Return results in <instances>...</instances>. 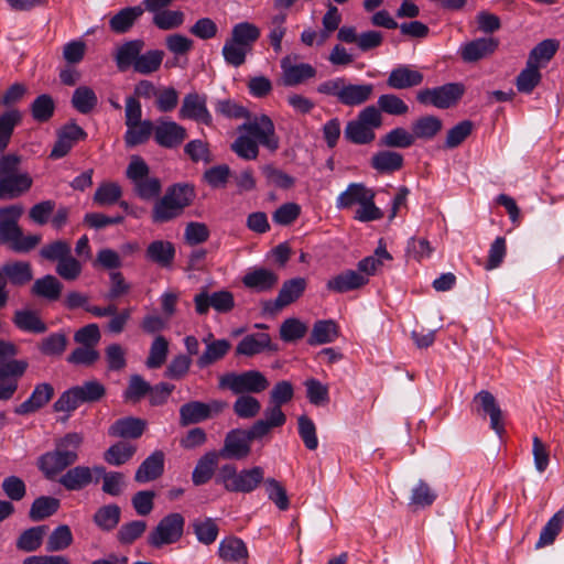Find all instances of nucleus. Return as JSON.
Instances as JSON below:
<instances>
[{
    "label": "nucleus",
    "mask_w": 564,
    "mask_h": 564,
    "mask_svg": "<svg viewBox=\"0 0 564 564\" xmlns=\"http://www.w3.org/2000/svg\"><path fill=\"white\" fill-rule=\"evenodd\" d=\"M196 197L194 186L176 183L169 186L161 198H158L151 212L154 224L169 223L183 215Z\"/></svg>",
    "instance_id": "obj_1"
},
{
    "label": "nucleus",
    "mask_w": 564,
    "mask_h": 564,
    "mask_svg": "<svg viewBox=\"0 0 564 564\" xmlns=\"http://www.w3.org/2000/svg\"><path fill=\"white\" fill-rule=\"evenodd\" d=\"M260 35V29L251 22L235 24L221 50L225 62L234 67L243 65Z\"/></svg>",
    "instance_id": "obj_2"
},
{
    "label": "nucleus",
    "mask_w": 564,
    "mask_h": 564,
    "mask_svg": "<svg viewBox=\"0 0 564 564\" xmlns=\"http://www.w3.org/2000/svg\"><path fill=\"white\" fill-rule=\"evenodd\" d=\"M22 158L9 153L0 156V199H13L26 193L33 180L26 172H20Z\"/></svg>",
    "instance_id": "obj_3"
},
{
    "label": "nucleus",
    "mask_w": 564,
    "mask_h": 564,
    "mask_svg": "<svg viewBox=\"0 0 564 564\" xmlns=\"http://www.w3.org/2000/svg\"><path fill=\"white\" fill-rule=\"evenodd\" d=\"M264 479V469L261 466L238 471L234 464H225L216 475V482L228 492L250 494L263 484Z\"/></svg>",
    "instance_id": "obj_4"
},
{
    "label": "nucleus",
    "mask_w": 564,
    "mask_h": 564,
    "mask_svg": "<svg viewBox=\"0 0 564 564\" xmlns=\"http://www.w3.org/2000/svg\"><path fill=\"white\" fill-rule=\"evenodd\" d=\"M317 93L336 97L339 104L347 107L367 102L373 94L372 84H351L345 77H336L321 83Z\"/></svg>",
    "instance_id": "obj_5"
},
{
    "label": "nucleus",
    "mask_w": 564,
    "mask_h": 564,
    "mask_svg": "<svg viewBox=\"0 0 564 564\" xmlns=\"http://www.w3.org/2000/svg\"><path fill=\"white\" fill-rule=\"evenodd\" d=\"M106 394V388L97 380L86 381L80 386H75L64 391L54 402L55 412H65L69 414L83 403H94L100 401Z\"/></svg>",
    "instance_id": "obj_6"
},
{
    "label": "nucleus",
    "mask_w": 564,
    "mask_h": 564,
    "mask_svg": "<svg viewBox=\"0 0 564 564\" xmlns=\"http://www.w3.org/2000/svg\"><path fill=\"white\" fill-rule=\"evenodd\" d=\"M270 386L267 377L259 370L227 372L219 377L218 387L236 395H252L265 391Z\"/></svg>",
    "instance_id": "obj_7"
},
{
    "label": "nucleus",
    "mask_w": 564,
    "mask_h": 564,
    "mask_svg": "<svg viewBox=\"0 0 564 564\" xmlns=\"http://www.w3.org/2000/svg\"><path fill=\"white\" fill-rule=\"evenodd\" d=\"M238 127V132H246L257 140L259 145L264 147L270 152H275L280 148V139L275 132V126L268 115H260L250 118Z\"/></svg>",
    "instance_id": "obj_8"
},
{
    "label": "nucleus",
    "mask_w": 564,
    "mask_h": 564,
    "mask_svg": "<svg viewBox=\"0 0 564 564\" xmlns=\"http://www.w3.org/2000/svg\"><path fill=\"white\" fill-rule=\"evenodd\" d=\"M185 519L178 512L163 517L148 535V543L156 549L173 544L181 540L184 532Z\"/></svg>",
    "instance_id": "obj_9"
},
{
    "label": "nucleus",
    "mask_w": 564,
    "mask_h": 564,
    "mask_svg": "<svg viewBox=\"0 0 564 564\" xmlns=\"http://www.w3.org/2000/svg\"><path fill=\"white\" fill-rule=\"evenodd\" d=\"M261 440L252 434V427L249 430L235 429L229 431L224 440V446L218 451L220 458L225 459H245L251 452V442Z\"/></svg>",
    "instance_id": "obj_10"
},
{
    "label": "nucleus",
    "mask_w": 564,
    "mask_h": 564,
    "mask_svg": "<svg viewBox=\"0 0 564 564\" xmlns=\"http://www.w3.org/2000/svg\"><path fill=\"white\" fill-rule=\"evenodd\" d=\"M194 304L198 315H206L210 307L218 313H228L235 307V299L232 293L227 290L209 294L207 289L203 288L194 296Z\"/></svg>",
    "instance_id": "obj_11"
},
{
    "label": "nucleus",
    "mask_w": 564,
    "mask_h": 564,
    "mask_svg": "<svg viewBox=\"0 0 564 564\" xmlns=\"http://www.w3.org/2000/svg\"><path fill=\"white\" fill-rule=\"evenodd\" d=\"M28 367V361L23 359H12L0 365V401L12 399Z\"/></svg>",
    "instance_id": "obj_12"
},
{
    "label": "nucleus",
    "mask_w": 564,
    "mask_h": 564,
    "mask_svg": "<svg viewBox=\"0 0 564 564\" xmlns=\"http://www.w3.org/2000/svg\"><path fill=\"white\" fill-rule=\"evenodd\" d=\"M306 285V280L300 276L284 281L276 299L265 301L263 303V311L268 314H275L280 312L283 307L300 299L303 295Z\"/></svg>",
    "instance_id": "obj_13"
},
{
    "label": "nucleus",
    "mask_w": 564,
    "mask_h": 564,
    "mask_svg": "<svg viewBox=\"0 0 564 564\" xmlns=\"http://www.w3.org/2000/svg\"><path fill=\"white\" fill-rule=\"evenodd\" d=\"M178 116L181 119H191L206 126L213 123V117L207 109V98L197 93H189L183 98Z\"/></svg>",
    "instance_id": "obj_14"
},
{
    "label": "nucleus",
    "mask_w": 564,
    "mask_h": 564,
    "mask_svg": "<svg viewBox=\"0 0 564 564\" xmlns=\"http://www.w3.org/2000/svg\"><path fill=\"white\" fill-rule=\"evenodd\" d=\"M296 57L290 55L281 59L282 83L286 87H294L315 77L316 69L307 63L294 64Z\"/></svg>",
    "instance_id": "obj_15"
},
{
    "label": "nucleus",
    "mask_w": 564,
    "mask_h": 564,
    "mask_svg": "<svg viewBox=\"0 0 564 564\" xmlns=\"http://www.w3.org/2000/svg\"><path fill=\"white\" fill-rule=\"evenodd\" d=\"M186 129L175 121L159 120L154 126V140L163 148L174 149L186 139Z\"/></svg>",
    "instance_id": "obj_16"
},
{
    "label": "nucleus",
    "mask_w": 564,
    "mask_h": 564,
    "mask_svg": "<svg viewBox=\"0 0 564 564\" xmlns=\"http://www.w3.org/2000/svg\"><path fill=\"white\" fill-rule=\"evenodd\" d=\"M86 135V132L78 124H65L57 132V140L52 148L50 158L55 160L64 158L74 147V144L78 140L85 139Z\"/></svg>",
    "instance_id": "obj_17"
},
{
    "label": "nucleus",
    "mask_w": 564,
    "mask_h": 564,
    "mask_svg": "<svg viewBox=\"0 0 564 564\" xmlns=\"http://www.w3.org/2000/svg\"><path fill=\"white\" fill-rule=\"evenodd\" d=\"M498 45L499 41L495 37H479L463 44L459 55L465 63H475L490 56Z\"/></svg>",
    "instance_id": "obj_18"
},
{
    "label": "nucleus",
    "mask_w": 564,
    "mask_h": 564,
    "mask_svg": "<svg viewBox=\"0 0 564 564\" xmlns=\"http://www.w3.org/2000/svg\"><path fill=\"white\" fill-rule=\"evenodd\" d=\"M65 456L54 448L37 458V467L46 479L57 480L64 474V470L74 465Z\"/></svg>",
    "instance_id": "obj_19"
},
{
    "label": "nucleus",
    "mask_w": 564,
    "mask_h": 564,
    "mask_svg": "<svg viewBox=\"0 0 564 564\" xmlns=\"http://www.w3.org/2000/svg\"><path fill=\"white\" fill-rule=\"evenodd\" d=\"M424 80V75L409 65H399L393 68L388 78L387 85L397 90L409 89L420 86Z\"/></svg>",
    "instance_id": "obj_20"
},
{
    "label": "nucleus",
    "mask_w": 564,
    "mask_h": 564,
    "mask_svg": "<svg viewBox=\"0 0 564 564\" xmlns=\"http://www.w3.org/2000/svg\"><path fill=\"white\" fill-rule=\"evenodd\" d=\"M54 397V388L51 383L43 382L35 386L33 392L24 402L19 404L14 412L19 415L34 413L46 405Z\"/></svg>",
    "instance_id": "obj_21"
},
{
    "label": "nucleus",
    "mask_w": 564,
    "mask_h": 564,
    "mask_svg": "<svg viewBox=\"0 0 564 564\" xmlns=\"http://www.w3.org/2000/svg\"><path fill=\"white\" fill-rule=\"evenodd\" d=\"M57 482L68 491H80L93 482V470L85 465L70 466Z\"/></svg>",
    "instance_id": "obj_22"
},
{
    "label": "nucleus",
    "mask_w": 564,
    "mask_h": 564,
    "mask_svg": "<svg viewBox=\"0 0 564 564\" xmlns=\"http://www.w3.org/2000/svg\"><path fill=\"white\" fill-rule=\"evenodd\" d=\"M276 404H270L265 408L263 419L256 421L252 424V434L260 438L268 435L272 429L282 427L286 422V415Z\"/></svg>",
    "instance_id": "obj_23"
},
{
    "label": "nucleus",
    "mask_w": 564,
    "mask_h": 564,
    "mask_svg": "<svg viewBox=\"0 0 564 564\" xmlns=\"http://www.w3.org/2000/svg\"><path fill=\"white\" fill-rule=\"evenodd\" d=\"M218 555L225 563L247 564L249 552L246 543L235 536L226 538L219 543Z\"/></svg>",
    "instance_id": "obj_24"
},
{
    "label": "nucleus",
    "mask_w": 564,
    "mask_h": 564,
    "mask_svg": "<svg viewBox=\"0 0 564 564\" xmlns=\"http://www.w3.org/2000/svg\"><path fill=\"white\" fill-rule=\"evenodd\" d=\"M474 403L478 404L480 409L490 416V427L498 435H501L505 432L502 411L492 393L487 390H481L474 397Z\"/></svg>",
    "instance_id": "obj_25"
},
{
    "label": "nucleus",
    "mask_w": 564,
    "mask_h": 564,
    "mask_svg": "<svg viewBox=\"0 0 564 564\" xmlns=\"http://www.w3.org/2000/svg\"><path fill=\"white\" fill-rule=\"evenodd\" d=\"M165 455L162 451H154L138 467L134 480L139 484H145L158 479L164 471Z\"/></svg>",
    "instance_id": "obj_26"
},
{
    "label": "nucleus",
    "mask_w": 564,
    "mask_h": 564,
    "mask_svg": "<svg viewBox=\"0 0 564 564\" xmlns=\"http://www.w3.org/2000/svg\"><path fill=\"white\" fill-rule=\"evenodd\" d=\"M365 285H367V280L361 274H357L355 270H344L332 276L326 283L328 291L339 294L359 290Z\"/></svg>",
    "instance_id": "obj_27"
},
{
    "label": "nucleus",
    "mask_w": 564,
    "mask_h": 564,
    "mask_svg": "<svg viewBox=\"0 0 564 564\" xmlns=\"http://www.w3.org/2000/svg\"><path fill=\"white\" fill-rule=\"evenodd\" d=\"M147 429V421L140 417L126 416L115 421L108 434L113 437L137 440L142 436Z\"/></svg>",
    "instance_id": "obj_28"
},
{
    "label": "nucleus",
    "mask_w": 564,
    "mask_h": 564,
    "mask_svg": "<svg viewBox=\"0 0 564 564\" xmlns=\"http://www.w3.org/2000/svg\"><path fill=\"white\" fill-rule=\"evenodd\" d=\"M144 46L145 43L141 39L130 40L120 45L115 55L118 69L124 72L134 67Z\"/></svg>",
    "instance_id": "obj_29"
},
{
    "label": "nucleus",
    "mask_w": 564,
    "mask_h": 564,
    "mask_svg": "<svg viewBox=\"0 0 564 564\" xmlns=\"http://www.w3.org/2000/svg\"><path fill=\"white\" fill-rule=\"evenodd\" d=\"M6 282L21 288L33 280V269L28 261H8L2 265Z\"/></svg>",
    "instance_id": "obj_30"
},
{
    "label": "nucleus",
    "mask_w": 564,
    "mask_h": 564,
    "mask_svg": "<svg viewBox=\"0 0 564 564\" xmlns=\"http://www.w3.org/2000/svg\"><path fill=\"white\" fill-rule=\"evenodd\" d=\"M219 458L220 456L217 451H209L197 460L192 473V481L195 486L205 485L213 478Z\"/></svg>",
    "instance_id": "obj_31"
},
{
    "label": "nucleus",
    "mask_w": 564,
    "mask_h": 564,
    "mask_svg": "<svg viewBox=\"0 0 564 564\" xmlns=\"http://www.w3.org/2000/svg\"><path fill=\"white\" fill-rule=\"evenodd\" d=\"M278 274L265 268L254 269L242 278L246 288L258 292L270 291L278 284Z\"/></svg>",
    "instance_id": "obj_32"
},
{
    "label": "nucleus",
    "mask_w": 564,
    "mask_h": 564,
    "mask_svg": "<svg viewBox=\"0 0 564 564\" xmlns=\"http://www.w3.org/2000/svg\"><path fill=\"white\" fill-rule=\"evenodd\" d=\"M376 194L362 183H351L337 198L336 205L339 209L350 208L358 204L359 206Z\"/></svg>",
    "instance_id": "obj_33"
},
{
    "label": "nucleus",
    "mask_w": 564,
    "mask_h": 564,
    "mask_svg": "<svg viewBox=\"0 0 564 564\" xmlns=\"http://www.w3.org/2000/svg\"><path fill=\"white\" fill-rule=\"evenodd\" d=\"M145 257L149 261L167 268L172 265L175 258L174 245L166 240H154L148 246Z\"/></svg>",
    "instance_id": "obj_34"
},
{
    "label": "nucleus",
    "mask_w": 564,
    "mask_h": 564,
    "mask_svg": "<svg viewBox=\"0 0 564 564\" xmlns=\"http://www.w3.org/2000/svg\"><path fill=\"white\" fill-rule=\"evenodd\" d=\"M143 12L144 9H142V6L121 9L109 20L110 30L117 34L129 32Z\"/></svg>",
    "instance_id": "obj_35"
},
{
    "label": "nucleus",
    "mask_w": 564,
    "mask_h": 564,
    "mask_svg": "<svg viewBox=\"0 0 564 564\" xmlns=\"http://www.w3.org/2000/svg\"><path fill=\"white\" fill-rule=\"evenodd\" d=\"M404 163L403 155L401 153L384 150L379 151L371 158V166L380 173H393L402 169Z\"/></svg>",
    "instance_id": "obj_36"
},
{
    "label": "nucleus",
    "mask_w": 564,
    "mask_h": 564,
    "mask_svg": "<svg viewBox=\"0 0 564 564\" xmlns=\"http://www.w3.org/2000/svg\"><path fill=\"white\" fill-rule=\"evenodd\" d=\"M271 337L267 333L250 334L243 337L236 347L237 355L254 356L269 348Z\"/></svg>",
    "instance_id": "obj_37"
},
{
    "label": "nucleus",
    "mask_w": 564,
    "mask_h": 564,
    "mask_svg": "<svg viewBox=\"0 0 564 564\" xmlns=\"http://www.w3.org/2000/svg\"><path fill=\"white\" fill-rule=\"evenodd\" d=\"M13 323L20 330L32 334H43L47 329L39 314L31 310H18L14 313Z\"/></svg>",
    "instance_id": "obj_38"
},
{
    "label": "nucleus",
    "mask_w": 564,
    "mask_h": 564,
    "mask_svg": "<svg viewBox=\"0 0 564 564\" xmlns=\"http://www.w3.org/2000/svg\"><path fill=\"white\" fill-rule=\"evenodd\" d=\"M83 443L84 435L82 433L69 432L55 440L54 448L61 452L62 455H67L65 457L75 464L79 459V451Z\"/></svg>",
    "instance_id": "obj_39"
},
{
    "label": "nucleus",
    "mask_w": 564,
    "mask_h": 564,
    "mask_svg": "<svg viewBox=\"0 0 564 564\" xmlns=\"http://www.w3.org/2000/svg\"><path fill=\"white\" fill-rule=\"evenodd\" d=\"M443 128V122L436 116L427 115L420 117L412 123L414 140H432Z\"/></svg>",
    "instance_id": "obj_40"
},
{
    "label": "nucleus",
    "mask_w": 564,
    "mask_h": 564,
    "mask_svg": "<svg viewBox=\"0 0 564 564\" xmlns=\"http://www.w3.org/2000/svg\"><path fill=\"white\" fill-rule=\"evenodd\" d=\"M231 344L227 339L212 340L208 347L197 359V366L204 369L219 360H221L230 350Z\"/></svg>",
    "instance_id": "obj_41"
},
{
    "label": "nucleus",
    "mask_w": 564,
    "mask_h": 564,
    "mask_svg": "<svg viewBox=\"0 0 564 564\" xmlns=\"http://www.w3.org/2000/svg\"><path fill=\"white\" fill-rule=\"evenodd\" d=\"M63 284L54 275L47 274L37 279L32 286V293L48 301H56L62 293Z\"/></svg>",
    "instance_id": "obj_42"
},
{
    "label": "nucleus",
    "mask_w": 564,
    "mask_h": 564,
    "mask_svg": "<svg viewBox=\"0 0 564 564\" xmlns=\"http://www.w3.org/2000/svg\"><path fill=\"white\" fill-rule=\"evenodd\" d=\"M558 47V41L553 39L543 40L532 48L529 54L528 62L540 68L553 58Z\"/></svg>",
    "instance_id": "obj_43"
},
{
    "label": "nucleus",
    "mask_w": 564,
    "mask_h": 564,
    "mask_svg": "<svg viewBox=\"0 0 564 564\" xmlns=\"http://www.w3.org/2000/svg\"><path fill=\"white\" fill-rule=\"evenodd\" d=\"M61 502L57 498L41 496L31 505L29 517L32 521L44 520L57 512Z\"/></svg>",
    "instance_id": "obj_44"
},
{
    "label": "nucleus",
    "mask_w": 564,
    "mask_h": 564,
    "mask_svg": "<svg viewBox=\"0 0 564 564\" xmlns=\"http://www.w3.org/2000/svg\"><path fill=\"white\" fill-rule=\"evenodd\" d=\"M208 419L207 406L200 401H191L180 408V425L188 426Z\"/></svg>",
    "instance_id": "obj_45"
},
{
    "label": "nucleus",
    "mask_w": 564,
    "mask_h": 564,
    "mask_svg": "<svg viewBox=\"0 0 564 564\" xmlns=\"http://www.w3.org/2000/svg\"><path fill=\"white\" fill-rule=\"evenodd\" d=\"M338 337V327L334 321H317L308 338L311 345H322L334 341Z\"/></svg>",
    "instance_id": "obj_46"
},
{
    "label": "nucleus",
    "mask_w": 564,
    "mask_h": 564,
    "mask_svg": "<svg viewBox=\"0 0 564 564\" xmlns=\"http://www.w3.org/2000/svg\"><path fill=\"white\" fill-rule=\"evenodd\" d=\"M47 529V525H37L23 531L17 540V547L24 552L36 551L42 545Z\"/></svg>",
    "instance_id": "obj_47"
},
{
    "label": "nucleus",
    "mask_w": 564,
    "mask_h": 564,
    "mask_svg": "<svg viewBox=\"0 0 564 564\" xmlns=\"http://www.w3.org/2000/svg\"><path fill=\"white\" fill-rule=\"evenodd\" d=\"M121 518V509L117 505L100 507L94 514L95 524L102 531H112Z\"/></svg>",
    "instance_id": "obj_48"
},
{
    "label": "nucleus",
    "mask_w": 564,
    "mask_h": 564,
    "mask_svg": "<svg viewBox=\"0 0 564 564\" xmlns=\"http://www.w3.org/2000/svg\"><path fill=\"white\" fill-rule=\"evenodd\" d=\"M230 149L242 160L252 161L259 156V144L257 140L246 132H239V135L231 143Z\"/></svg>",
    "instance_id": "obj_49"
},
{
    "label": "nucleus",
    "mask_w": 564,
    "mask_h": 564,
    "mask_svg": "<svg viewBox=\"0 0 564 564\" xmlns=\"http://www.w3.org/2000/svg\"><path fill=\"white\" fill-rule=\"evenodd\" d=\"M344 137L354 144H369L376 139L375 131L362 124L357 119L347 122Z\"/></svg>",
    "instance_id": "obj_50"
},
{
    "label": "nucleus",
    "mask_w": 564,
    "mask_h": 564,
    "mask_svg": "<svg viewBox=\"0 0 564 564\" xmlns=\"http://www.w3.org/2000/svg\"><path fill=\"white\" fill-rule=\"evenodd\" d=\"M22 116L18 109H11L0 115V152L10 143L15 126L21 122Z\"/></svg>",
    "instance_id": "obj_51"
},
{
    "label": "nucleus",
    "mask_w": 564,
    "mask_h": 564,
    "mask_svg": "<svg viewBox=\"0 0 564 564\" xmlns=\"http://www.w3.org/2000/svg\"><path fill=\"white\" fill-rule=\"evenodd\" d=\"M164 52L161 50H150L141 53L133 67L134 72L141 75H150L158 72L162 65Z\"/></svg>",
    "instance_id": "obj_52"
},
{
    "label": "nucleus",
    "mask_w": 564,
    "mask_h": 564,
    "mask_svg": "<svg viewBox=\"0 0 564 564\" xmlns=\"http://www.w3.org/2000/svg\"><path fill=\"white\" fill-rule=\"evenodd\" d=\"M97 104V95L90 87L79 86L74 90L72 106L78 112L87 115L96 108Z\"/></svg>",
    "instance_id": "obj_53"
},
{
    "label": "nucleus",
    "mask_w": 564,
    "mask_h": 564,
    "mask_svg": "<svg viewBox=\"0 0 564 564\" xmlns=\"http://www.w3.org/2000/svg\"><path fill=\"white\" fill-rule=\"evenodd\" d=\"M286 13L285 12H279L276 14H273L270 18L269 21V34L268 39L273 47V51L275 53H280L282 51V40L284 35L286 34Z\"/></svg>",
    "instance_id": "obj_54"
},
{
    "label": "nucleus",
    "mask_w": 564,
    "mask_h": 564,
    "mask_svg": "<svg viewBox=\"0 0 564 564\" xmlns=\"http://www.w3.org/2000/svg\"><path fill=\"white\" fill-rule=\"evenodd\" d=\"M437 108L447 109L454 106L464 95L465 87L460 83H448L436 87Z\"/></svg>",
    "instance_id": "obj_55"
},
{
    "label": "nucleus",
    "mask_w": 564,
    "mask_h": 564,
    "mask_svg": "<svg viewBox=\"0 0 564 564\" xmlns=\"http://www.w3.org/2000/svg\"><path fill=\"white\" fill-rule=\"evenodd\" d=\"M73 541L70 528L67 524H61L47 538L45 547L47 552H59L69 547Z\"/></svg>",
    "instance_id": "obj_56"
},
{
    "label": "nucleus",
    "mask_w": 564,
    "mask_h": 564,
    "mask_svg": "<svg viewBox=\"0 0 564 564\" xmlns=\"http://www.w3.org/2000/svg\"><path fill=\"white\" fill-rule=\"evenodd\" d=\"M152 132L154 133L153 123L150 120H144L142 122L132 124L131 127H127L124 142L127 147L130 148L142 144L149 140Z\"/></svg>",
    "instance_id": "obj_57"
},
{
    "label": "nucleus",
    "mask_w": 564,
    "mask_h": 564,
    "mask_svg": "<svg viewBox=\"0 0 564 564\" xmlns=\"http://www.w3.org/2000/svg\"><path fill=\"white\" fill-rule=\"evenodd\" d=\"M414 135L402 127H398L386 133L379 144L387 148L406 149L414 144Z\"/></svg>",
    "instance_id": "obj_58"
},
{
    "label": "nucleus",
    "mask_w": 564,
    "mask_h": 564,
    "mask_svg": "<svg viewBox=\"0 0 564 564\" xmlns=\"http://www.w3.org/2000/svg\"><path fill=\"white\" fill-rule=\"evenodd\" d=\"M137 448L126 442H118L104 454L105 460L113 466H120L132 458Z\"/></svg>",
    "instance_id": "obj_59"
},
{
    "label": "nucleus",
    "mask_w": 564,
    "mask_h": 564,
    "mask_svg": "<svg viewBox=\"0 0 564 564\" xmlns=\"http://www.w3.org/2000/svg\"><path fill=\"white\" fill-rule=\"evenodd\" d=\"M436 499V492L431 486L420 480L411 491L410 506L414 509H423L430 507Z\"/></svg>",
    "instance_id": "obj_60"
},
{
    "label": "nucleus",
    "mask_w": 564,
    "mask_h": 564,
    "mask_svg": "<svg viewBox=\"0 0 564 564\" xmlns=\"http://www.w3.org/2000/svg\"><path fill=\"white\" fill-rule=\"evenodd\" d=\"M55 102L52 96L42 94L31 104V113L36 122H47L54 115Z\"/></svg>",
    "instance_id": "obj_61"
},
{
    "label": "nucleus",
    "mask_w": 564,
    "mask_h": 564,
    "mask_svg": "<svg viewBox=\"0 0 564 564\" xmlns=\"http://www.w3.org/2000/svg\"><path fill=\"white\" fill-rule=\"evenodd\" d=\"M232 410L240 419H253L260 413L261 403L253 395H238L232 404Z\"/></svg>",
    "instance_id": "obj_62"
},
{
    "label": "nucleus",
    "mask_w": 564,
    "mask_h": 564,
    "mask_svg": "<svg viewBox=\"0 0 564 564\" xmlns=\"http://www.w3.org/2000/svg\"><path fill=\"white\" fill-rule=\"evenodd\" d=\"M268 499L272 501L279 510H288L290 507L289 496L285 488L274 478H267L263 481Z\"/></svg>",
    "instance_id": "obj_63"
},
{
    "label": "nucleus",
    "mask_w": 564,
    "mask_h": 564,
    "mask_svg": "<svg viewBox=\"0 0 564 564\" xmlns=\"http://www.w3.org/2000/svg\"><path fill=\"white\" fill-rule=\"evenodd\" d=\"M122 189L117 183H102L94 194V203L98 206H111L120 200Z\"/></svg>",
    "instance_id": "obj_64"
}]
</instances>
